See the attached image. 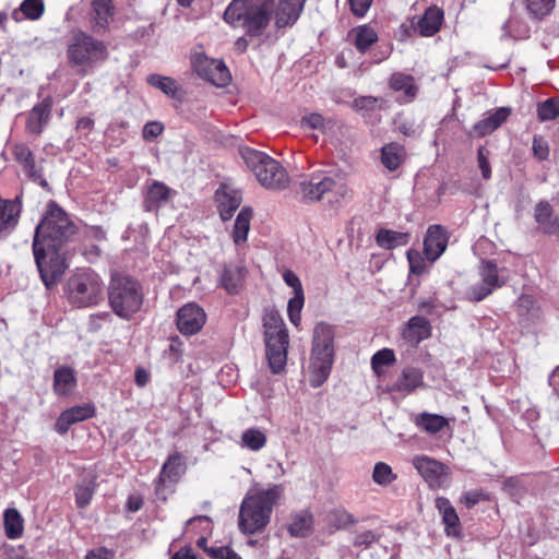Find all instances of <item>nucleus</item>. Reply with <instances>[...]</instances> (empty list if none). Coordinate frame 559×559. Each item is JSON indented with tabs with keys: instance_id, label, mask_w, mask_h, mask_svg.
<instances>
[{
	"instance_id": "nucleus-1",
	"label": "nucleus",
	"mask_w": 559,
	"mask_h": 559,
	"mask_svg": "<svg viewBox=\"0 0 559 559\" xmlns=\"http://www.w3.org/2000/svg\"><path fill=\"white\" fill-rule=\"evenodd\" d=\"M296 193L304 202L326 201L330 205L352 197L346 176L338 169H317L302 176L296 183Z\"/></svg>"
},
{
	"instance_id": "nucleus-2",
	"label": "nucleus",
	"mask_w": 559,
	"mask_h": 559,
	"mask_svg": "<svg viewBox=\"0 0 559 559\" xmlns=\"http://www.w3.org/2000/svg\"><path fill=\"white\" fill-rule=\"evenodd\" d=\"M275 0H233L224 12V21L241 26L249 37L263 35L273 16Z\"/></svg>"
},
{
	"instance_id": "nucleus-3",
	"label": "nucleus",
	"mask_w": 559,
	"mask_h": 559,
	"mask_svg": "<svg viewBox=\"0 0 559 559\" xmlns=\"http://www.w3.org/2000/svg\"><path fill=\"white\" fill-rule=\"evenodd\" d=\"M282 485H273L254 495L246 496L241 502L238 527L243 534H255L269 524L273 507L283 495Z\"/></svg>"
},
{
	"instance_id": "nucleus-4",
	"label": "nucleus",
	"mask_w": 559,
	"mask_h": 559,
	"mask_svg": "<svg viewBox=\"0 0 559 559\" xmlns=\"http://www.w3.org/2000/svg\"><path fill=\"white\" fill-rule=\"evenodd\" d=\"M78 233V226L53 201L47 205L45 215L37 225L33 243L47 249L62 250Z\"/></svg>"
},
{
	"instance_id": "nucleus-5",
	"label": "nucleus",
	"mask_w": 559,
	"mask_h": 559,
	"mask_svg": "<svg viewBox=\"0 0 559 559\" xmlns=\"http://www.w3.org/2000/svg\"><path fill=\"white\" fill-rule=\"evenodd\" d=\"M334 329L325 322H319L313 330L309 364V383L321 386L329 378L334 362Z\"/></svg>"
},
{
	"instance_id": "nucleus-6",
	"label": "nucleus",
	"mask_w": 559,
	"mask_h": 559,
	"mask_svg": "<svg viewBox=\"0 0 559 559\" xmlns=\"http://www.w3.org/2000/svg\"><path fill=\"white\" fill-rule=\"evenodd\" d=\"M109 57L108 46L82 29L72 33L67 47V58L71 67L86 74Z\"/></svg>"
},
{
	"instance_id": "nucleus-7",
	"label": "nucleus",
	"mask_w": 559,
	"mask_h": 559,
	"mask_svg": "<svg viewBox=\"0 0 559 559\" xmlns=\"http://www.w3.org/2000/svg\"><path fill=\"white\" fill-rule=\"evenodd\" d=\"M144 299L140 282L129 275L114 273L108 286V302L114 313L130 320L142 308Z\"/></svg>"
},
{
	"instance_id": "nucleus-8",
	"label": "nucleus",
	"mask_w": 559,
	"mask_h": 559,
	"mask_svg": "<svg viewBox=\"0 0 559 559\" xmlns=\"http://www.w3.org/2000/svg\"><path fill=\"white\" fill-rule=\"evenodd\" d=\"M266 358L274 374L284 370L287 361L289 343L288 331L282 316L276 310H269L263 317Z\"/></svg>"
},
{
	"instance_id": "nucleus-9",
	"label": "nucleus",
	"mask_w": 559,
	"mask_h": 559,
	"mask_svg": "<svg viewBox=\"0 0 559 559\" xmlns=\"http://www.w3.org/2000/svg\"><path fill=\"white\" fill-rule=\"evenodd\" d=\"M240 155L263 187L283 190L289 185L286 169L270 155L251 147L240 148Z\"/></svg>"
},
{
	"instance_id": "nucleus-10",
	"label": "nucleus",
	"mask_w": 559,
	"mask_h": 559,
	"mask_svg": "<svg viewBox=\"0 0 559 559\" xmlns=\"http://www.w3.org/2000/svg\"><path fill=\"white\" fill-rule=\"evenodd\" d=\"M64 292L74 307H92L102 299L103 282L91 269L79 270L69 277Z\"/></svg>"
},
{
	"instance_id": "nucleus-11",
	"label": "nucleus",
	"mask_w": 559,
	"mask_h": 559,
	"mask_svg": "<svg viewBox=\"0 0 559 559\" xmlns=\"http://www.w3.org/2000/svg\"><path fill=\"white\" fill-rule=\"evenodd\" d=\"M35 262L40 278L46 288H52L62 277L68 267L66 264V251L47 249L45 246L33 243Z\"/></svg>"
},
{
	"instance_id": "nucleus-12",
	"label": "nucleus",
	"mask_w": 559,
	"mask_h": 559,
	"mask_svg": "<svg viewBox=\"0 0 559 559\" xmlns=\"http://www.w3.org/2000/svg\"><path fill=\"white\" fill-rule=\"evenodd\" d=\"M478 274L479 282L471 285L465 292V298L473 302L484 300L504 285V281L499 276L498 265L492 260H483L478 267Z\"/></svg>"
},
{
	"instance_id": "nucleus-13",
	"label": "nucleus",
	"mask_w": 559,
	"mask_h": 559,
	"mask_svg": "<svg viewBox=\"0 0 559 559\" xmlns=\"http://www.w3.org/2000/svg\"><path fill=\"white\" fill-rule=\"evenodd\" d=\"M412 464L431 489L444 487L449 481L450 468L428 455H416Z\"/></svg>"
},
{
	"instance_id": "nucleus-14",
	"label": "nucleus",
	"mask_w": 559,
	"mask_h": 559,
	"mask_svg": "<svg viewBox=\"0 0 559 559\" xmlns=\"http://www.w3.org/2000/svg\"><path fill=\"white\" fill-rule=\"evenodd\" d=\"M206 322V313L195 302L183 305L177 311V328L182 335H194L199 333Z\"/></svg>"
},
{
	"instance_id": "nucleus-15",
	"label": "nucleus",
	"mask_w": 559,
	"mask_h": 559,
	"mask_svg": "<svg viewBox=\"0 0 559 559\" xmlns=\"http://www.w3.org/2000/svg\"><path fill=\"white\" fill-rule=\"evenodd\" d=\"M115 14L116 8L112 0H92L88 19L91 31L97 35L109 32Z\"/></svg>"
},
{
	"instance_id": "nucleus-16",
	"label": "nucleus",
	"mask_w": 559,
	"mask_h": 559,
	"mask_svg": "<svg viewBox=\"0 0 559 559\" xmlns=\"http://www.w3.org/2000/svg\"><path fill=\"white\" fill-rule=\"evenodd\" d=\"M198 74L216 86H225L231 76L226 64L222 60L198 57L194 60Z\"/></svg>"
},
{
	"instance_id": "nucleus-17",
	"label": "nucleus",
	"mask_w": 559,
	"mask_h": 559,
	"mask_svg": "<svg viewBox=\"0 0 559 559\" xmlns=\"http://www.w3.org/2000/svg\"><path fill=\"white\" fill-rule=\"evenodd\" d=\"M176 190L162 181L153 180L143 192V209L145 212H157L176 197Z\"/></svg>"
},
{
	"instance_id": "nucleus-18",
	"label": "nucleus",
	"mask_w": 559,
	"mask_h": 559,
	"mask_svg": "<svg viewBox=\"0 0 559 559\" xmlns=\"http://www.w3.org/2000/svg\"><path fill=\"white\" fill-rule=\"evenodd\" d=\"M306 0H278L274 7V24L276 28L293 26L304 11Z\"/></svg>"
},
{
	"instance_id": "nucleus-19",
	"label": "nucleus",
	"mask_w": 559,
	"mask_h": 559,
	"mask_svg": "<svg viewBox=\"0 0 559 559\" xmlns=\"http://www.w3.org/2000/svg\"><path fill=\"white\" fill-rule=\"evenodd\" d=\"M449 241L447 229L441 225L428 227L424 239V253L427 259L435 262L445 251Z\"/></svg>"
},
{
	"instance_id": "nucleus-20",
	"label": "nucleus",
	"mask_w": 559,
	"mask_h": 559,
	"mask_svg": "<svg viewBox=\"0 0 559 559\" xmlns=\"http://www.w3.org/2000/svg\"><path fill=\"white\" fill-rule=\"evenodd\" d=\"M247 273L242 263H226L219 273V285L229 295H237L245 286Z\"/></svg>"
},
{
	"instance_id": "nucleus-21",
	"label": "nucleus",
	"mask_w": 559,
	"mask_h": 559,
	"mask_svg": "<svg viewBox=\"0 0 559 559\" xmlns=\"http://www.w3.org/2000/svg\"><path fill=\"white\" fill-rule=\"evenodd\" d=\"M426 386L424 381V371L420 368L407 366L402 369L400 376L393 383L391 391L403 395L413 394L417 389Z\"/></svg>"
},
{
	"instance_id": "nucleus-22",
	"label": "nucleus",
	"mask_w": 559,
	"mask_h": 559,
	"mask_svg": "<svg viewBox=\"0 0 559 559\" xmlns=\"http://www.w3.org/2000/svg\"><path fill=\"white\" fill-rule=\"evenodd\" d=\"M390 90L400 93L399 102L402 104L412 103L419 92V86L413 75L404 72H394L388 81Z\"/></svg>"
},
{
	"instance_id": "nucleus-23",
	"label": "nucleus",
	"mask_w": 559,
	"mask_h": 559,
	"mask_svg": "<svg viewBox=\"0 0 559 559\" xmlns=\"http://www.w3.org/2000/svg\"><path fill=\"white\" fill-rule=\"evenodd\" d=\"M435 506L441 515L445 535L449 537H460L462 534L460 518L450 500L445 497H438Z\"/></svg>"
},
{
	"instance_id": "nucleus-24",
	"label": "nucleus",
	"mask_w": 559,
	"mask_h": 559,
	"mask_svg": "<svg viewBox=\"0 0 559 559\" xmlns=\"http://www.w3.org/2000/svg\"><path fill=\"white\" fill-rule=\"evenodd\" d=\"M218 212L223 221L233 217L235 211L240 206L242 198L238 190L221 186L215 193Z\"/></svg>"
},
{
	"instance_id": "nucleus-25",
	"label": "nucleus",
	"mask_w": 559,
	"mask_h": 559,
	"mask_svg": "<svg viewBox=\"0 0 559 559\" xmlns=\"http://www.w3.org/2000/svg\"><path fill=\"white\" fill-rule=\"evenodd\" d=\"M51 108L52 99L50 97H46L35 105L27 117L26 130L34 134L41 133L50 119Z\"/></svg>"
},
{
	"instance_id": "nucleus-26",
	"label": "nucleus",
	"mask_w": 559,
	"mask_h": 559,
	"mask_svg": "<svg viewBox=\"0 0 559 559\" xmlns=\"http://www.w3.org/2000/svg\"><path fill=\"white\" fill-rule=\"evenodd\" d=\"M402 336L411 344H418L430 336V324L423 316L412 317L402 332Z\"/></svg>"
},
{
	"instance_id": "nucleus-27",
	"label": "nucleus",
	"mask_w": 559,
	"mask_h": 559,
	"mask_svg": "<svg viewBox=\"0 0 559 559\" xmlns=\"http://www.w3.org/2000/svg\"><path fill=\"white\" fill-rule=\"evenodd\" d=\"M76 386L74 370L69 366H61L53 372V392L58 396L70 395Z\"/></svg>"
},
{
	"instance_id": "nucleus-28",
	"label": "nucleus",
	"mask_w": 559,
	"mask_h": 559,
	"mask_svg": "<svg viewBox=\"0 0 559 559\" xmlns=\"http://www.w3.org/2000/svg\"><path fill=\"white\" fill-rule=\"evenodd\" d=\"M443 21V11L438 7H429L419 19L416 29L423 36H432L439 29Z\"/></svg>"
},
{
	"instance_id": "nucleus-29",
	"label": "nucleus",
	"mask_w": 559,
	"mask_h": 559,
	"mask_svg": "<svg viewBox=\"0 0 559 559\" xmlns=\"http://www.w3.org/2000/svg\"><path fill=\"white\" fill-rule=\"evenodd\" d=\"M510 109L500 107L486 118L474 124V132L478 136H485L497 130L509 117Z\"/></svg>"
},
{
	"instance_id": "nucleus-30",
	"label": "nucleus",
	"mask_w": 559,
	"mask_h": 559,
	"mask_svg": "<svg viewBox=\"0 0 559 559\" xmlns=\"http://www.w3.org/2000/svg\"><path fill=\"white\" fill-rule=\"evenodd\" d=\"M183 471L185 466L182 456L179 453L169 455L167 461L162 466L156 491L158 492L159 486L166 481H177Z\"/></svg>"
},
{
	"instance_id": "nucleus-31",
	"label": "nucleus",
	"mask_w": 559,
	"mask_h": 559,
	"mask_svg": "<svg viewBox=\"0 0 559 559\" xmlns=\"http://www.w3.org/2000/svg\"><path fill=\"white\" fill-rule=\"evenodd\" d=\"M13 155L15 159L23 166L25 174L33 180L41 177L37 169L35 158L31 148L24 143H17L13 146Z\"/></svg>"
},
{
	"instance_id": "nucleus-32",
	"label": "nucleus",
	"mask_w": 559,
	"mask_h": 559,
	"mask_svg": "<svg viewBox=\"0 0 559 559\" xmlns=\"http://www.w3.org/2000/svg\"><path fill=\"white\" fill-rule=\"evenodd\" d=\"M45 12V4L43 0H23L17 9H15L11 17L15 22L23 20L37 21Z\"/></svg>"
},
{
	"instance_id": "nucleus-33",
	"label": "nucleus",
	"mask_w": 559,
	"mask_h": 559,
	"mask_svg": "<svg viewBox=\"0 0 559 559\" xmlns=\"http://www.w3.org/2000/svg\"><path fill=\"white\" fill-rule=\"evenodd\" d=\"M406 152L403 145L391 142L381 148V163L390 171L396 170L405 160Z\"/></svg>"
},
{
	"instance_id": "nucleus-34",
	"label": "nucleus",
	"mask_w": 559,
	"mask_h": 559,
	"mask_svg": "<svg viewBox=\"0 0 559 559\" xmlns=\"http://www.w3.org/2000/svg\"><path fill=\"white\" fill-rule=\"evenodd\" d=\"M415 425L429 435H436L449 426V420L442 415L423 412L414 419Z\"/></svg>"
},
{
	"instance_id": "nucleus-35",
	"label": "nucleus",
	"mask_w": 559,
	"mask_h": 559,
	"mask_svg": "<svg viewBox=\"0 0 559 559\" xmlns=\"http://www.w3.org/2000/svg\"><path fill=\"white\" fill-rule=\"evenodd\" d=\"M409 238L411 235L408 233L380 228L376 236V242L380 248L392 250L407 245Z\"/></svg>"
},
{
	"instance_id": "nucleus-36",
	"label": "nucleus",
	"mask_w": 559,
	"mask_h": 559,
	"mask_svg": "<svg viewBox=\"0 0 559 559\" xmlns=\"http://www.w3.org/2000/svg\"><path fill=\"white\" fill-rule=\"evenodd\" d=\"M354 36V45L360 52H366L377 40V32L369 25H360L349 33Z\"/></svg>"
},
{
	"instance_id": "nucleus-37",
	"label": "nucleus",
	"mask_w": 559,
	"mask_h": 559,
	"mask_svg": "<svg viewBox=\"0 0 559 559\" xmlns=\"http://www.w3.org/2000/svg\"><path fill=\"white\" fill-rule=\"evenodd\" d=\"M251 218L252 210L250 207H243L237 215L234 230L231 234L233 240L236 245L246 242L250 229Z\"/></svg>"
},
{
	"instance_id": "nucleus-38",
	"label": "nucleus",
	"mask_w": 559,
	"mask_h": 559,
	"mask_svg": "<svg viewBox=\"0 0 559 559\" xmlns=\"http://www.w3.org/2000/svg\"><path fill=\"white\" fill-rule=\"evenodd\" d=\"M311 528L312 515L307 511H302L293 515L292 521L287 527L288 533L293 537H305L311 532Z\"/></svg>"
},
{
	"instance_id": "nucleus-39",
	"label": "nucleus",
	"mask_w": 559,
	"mask_h": 559,
	"mask_svg": "<svg viewBox=\"0 0 559 559\" xmlns=\"http://www.w3.org/2000/svg\"><path fill=\"white\" fill-rule=\"evenodd\" d=\"M267 437L260 428H248L241 433V447L250 451L257 452L266 444Z\"/></svg>"
},
{
	"instance_id": "nucleus-40",
	"label": "nucleus",
	"mask_w": 559,
	"mask_h": 559,
	"mask_svg": "<svg viewBox=\"0 0 559 559\" xmlns=\"http://www.w3.org/2000/svg\"><path fill=\"white\" fill-rule=\"evenodd\" d=\"M4 530L10 539H16L23 534V519L16 509L4 511Z\"/></svg>"
},
{
	"instance_id": "nucleus-41",
	"label": "nucleus",
	"mask_w": 559,
	"mask_h": 559,
	"mask_svg": "<svg viewBox=\"0 0 559 559\" xmlns=\"http://www.w3.org/2000/svg\"><path fill=\"white\" fill-rule=\"evenodd\" d=\"M147 83L151 86L162 91L168 97L178 98L180 86L178 85L176 80L159 74H150L147 76Z\"/></svg>"
},
{
	"instance_id": "nucleus-42",
	"label": "nucleus",
	"mask_w": 559,
	"mask_h": 559,
	"mask_svg": "<svg viewBox=\"0 0 559 559\" xmlns=\"http://www.w3.org/2000/svg\"><path fill=\"white\" fill-rule=\"evenodd\" d=\"M396 361L395 354L390 348H382L371 357V368L377 376L383 373V367L392 366Z\"/></svg>"
},
{
	"instance_id": "nucleus-43",
	"label": "nucleus",
	"mask_w": 559,
	"mask_h": 559,
	"mask_svg": "<svg viewBox=\"0 0 559 559\" xmlns=\"http://www.w3.org/2000/svg\"><path fill=\"white\" fill-rule=\"evenodd\" d=\"M396 478L397 475L393 473L392 467L389 464L384 462L376 463L372 472V480L377 485L386 487L396 480Z\"/></svg>"
},
{
	"instance_id": "nucleus-44",
	"label": "nucleus",
	"mask_w": 559,
	"mask_h": 559,
	"mask_svg": "<svg viewBox=\"0 0 559 559\" xmlns=\"http://www.w3.org/2000/svg\"><path fill=\"white\" fill-rule=\"evenodd\" d=\"M95 484L93 480H83L75 487V503L78 508H86L93 498Z\"/></svg>"
},
{
	"instance_id": "nucleus-45",
	"label": "nucleus",
	"mask_w": 559,
	"mask_h": 559,
	"mask_svg": "<svg viewBox=\"0 0 559 559\" xmlns=\"http://www.w3.org/2000/svg\"><path fill=\"white\" fill-rule=\"evenodd\" d=\"M559 116V98H548L537 105L540 121L554 120Z\"/></svg>"
},
{
	"instance_id": "nucleus-46",
	"label": "nucleus",
	"mask_w": 559,
	"mask_h": 559,
	"mask_svg": "<svg viewBox=\"0 0 559 559\" xmlns=\"http://www.w3.org/2000/svg\"><path fill=\"white\" fill-rule=\"evenodd\" d=\"M305 304V296L304 293L300 294H294V297H292L288 300L287 304V314L289 318V321L295 326H299L301 322V310L304 308Z\"/></svg>"
},
{
	"instance_id": "nucleus-47",
	"label": "nucleus",
	"mask_w": 559,
	"mask_h": 559,
	"mask_svg": "<svg viewBox=\"0 0 559 559\" xmlns=\"http://www.w3.org/2000/svg\"><path fill=\"white\" fill-rule=\"evenodd\" d=\"M556 0H525L527 11L535 19H543L548 15L554 7Z\"/></svg>"
},
{
	"instance_id": "nucleus-48",
	"label": "nucleus",
	"mask_w": 559,
	"mask_h": 559,
	"mask_svg": "<svg viewBox=\"0 0 559 559\" xmlns=\"http://www.w3.org/2000/svg\"><path fill=\"white\" fill-rule=\"evenodd\" d=\"M502 489L511 499L519 502L525 495L526 489L518 477H510L503 481Z\"/></svg>"
},
{
	"instance_id": "nucleus-49",
	"label": "nucleus",
	"mask_w": 559,
	"mask_h": 559,
	"mask_svg": "<svg viewBox=\"0 0 559 559\" xmlns=\"http://www.w3.org/2000/svg\"><path fill=\"white\" fill-rule=\"evenodd\" d=\"M73 424L92 418L95 415V407L92 404L76 405L66 409Z\"/></svg>"
},
{
	"instance_id": "nucleus-50",
	"label": "nucleus",
	"mask_w": 559,
	"mask_h": 559,
	"mask_svg": "<svg viewBox=\"0 0 559 559\" xmlns=\"http://www.w3.org/2000/svg\"><path fill=\"white\" fill-rule=\"evenodd\" d=\"M380 535L371 530L357 531L353 538V545L364 549L369 548L372 544L378 542Z\"/></svg>"
},
{
	"instance_id": "nucleus-51",
	"label": "nucleus",
	"mask_w": 559,
	"mask_h": 559,
	"mask_svg": "<svg viewBox=\"0 0 559 559\" xmlns=\"http://www.w3.org/2000/svg\"><path fill=\"white\" fill-rule=\"evenodd\" d=\"M552 215V207L547 201H540L535 206V219L539 225H546Z\"/></svg>"
},
{
	"instance_id": "nucleus-52",
	"label": "nucleus",
	"mask_w": 559,
	"mask_h": 559,
	"mask_svg": "<svg viewBox=\"0 0 559 559\" xmlns=\"http://www.w3.org/2000/svg\"><path fill=\"white\" fill-rule=\"evenodd\" d=\"M380 100L373 96H360L354 99L353 107L357 111H372L378 107Z\"/></svg>"
},
{
	"instance_id": "nucleus-53",
	"label": "nucleus",
	"mask_w": 559,
	"mask_h": 559,
	"mask_svg": "<svg viewBox=\"0 0 559 559\" xmlns=\"http://www.w3.org/2000/svg\"><path fill=\"white\" fill-rule=\"evenodd\" d=\"M533 154L538 160H546L549 156L548 142L542 136L533 139Z\"/></svg>"
},
{
	"instance_id": "nucleus-54",
	"label": "nucleus",
	"mask_w": 559,
	"mask_h": 559,
	"mask_svg": "<svg viewBox=\"0 0 559 559\" xmlns=\"http://www.w3.org/2000/svg\"><path fill=\"white\" fill-rule=\"evenodd\" d=\"M300 123L302 128H308L311 130H321L324 128L325 120L322 115L313 112L302 117Z\"/></svg>"
},
{
	"instance_id": "nucleus-55",
	"label": "nucleus",
	"mask_w": 559,
	"mask_h": 559,
	"mask_svg": "<svg viewBox=\"0 0 559 559\" xmlns=\"http://www.w3.org/2000/svg\"><path fill=\"white\" fill-rule=\"evenodd\" d=\"M352 13L356 17H364L369 11L373 0H347Z\"/></svg>"
},
{
	"instance_id": "nucleus-56",
	"label": "nucleus",
	"mask_w": 559,
	"mask_h": 559,
	"mask_svg": "<svg viewBox=\"0 0 559 559\" xmlns=\"http://www.w3.org/2000/svg\"><path fill=\"white\" fill-rule=\"evenodd\" d=\"M206 551L212 559H241V557L229 547L211 548Z\"/></svg>"
},
{
	"instance_id": "nucleus-57",
	"label": "nucleus",
	"mask_w": 559,
	"mask_h": 559,
	"mask_svg": "<svg viewBox=\"0 0 559 559\" xmlns=\"http://www.w3.org/2000/svg\"><path fill=\"white\" fill-rule=\"evenodd\" d=\"M163 130H164V126L160 122L150 121L144 124L143 132H142L143 139L144 140H154L159 134H162Z\"/></svg>"
},
{
	"instance_id": "nucleus-58",
	"label": "nucleus",
	"mask_w": 559,
	"mask_h": 559,
	"mask_svg": "<svg viewBox=\"0 0 559 559\" xmlns=\"http://www.w3.org/2000/svg\"><path fill=\"white\" fill-rule=\"evenodd\" d=\"M85 559H116V551L107 547H97L88 550Z\"/></svg>"
},
{
	"instance_id": "nucleus-59",
	"label": "nucleus",
	"mask_w": 559,
	"mask_h": 559,
	"mask_svg": "<svg viewBox=\"0 0 559 559\" xmlns=\"http://www.w3.org/2000/svg\"><path fill=\"white\" fill-rule=\"evenodd\" d=\"M477 159L483 178L488 180L491 177V168L484 147L478 148Z\"/></svg>"
},
{
	"instance_id": "nucleus-60",
	"label": "nucleus",
	"mask_w": 559,
	"mask_h": 559,
	"mask_svg": "<svg viewBox=\"0 0 559 559\" xmlns=\"http://www.w3.org/2000/svg\"><path fill=\"white\" fill-rule=\"evenodd\" d=\"M283 280L289 287L293 288L294 294L304 293V288L299 277L290 270H286L283 274Z\"/></svg>"
},
{
	"instance_id": "nucleus-61",
	"label": "nucleus",
	"mask_w": 559,
	"mask_h": 559,
	"mask_svg": "<svg viewBox=\"0 0 559 559\" xmlns=\"http://www.w3.org/2000/svg\"><path fill=\"white\" fill-rule=\"evenodd\" d=\"M71 425H73V421L70 418V416L68 415V413L64 411L60 414V416L58 417V419L56 421V430L60 435H63L69 430Z\"/></svg>"
},
{
	"instance_id": "nucleus-62",
	"label": "nucleus",
	"mask_w": 559,
	"mask_h": 559,
	"mask_svg": "<svg viewBox=\"0 0 559 559\" xmlns=\"http://www.w3.org/2000/svg\"><path fill=\"white\" fill-rule=\"evenodd\" d=\"M110 320H111V314L107 311L94 313L91 316V325L94 329H99L102 321H110Z\"/></svg>"
},
{
	"instance_id": "nucleus-63",
	"label": "nucleus",
	"mask_w": 559,
	"mask_h": 559,
	"mask_svg": "<svg viewBox=\"0 0 559 559\" xmlns=\"http://www.w3.org/2000/svg\"><path fill=\"white\" fill-rule=\"evenodd\" d=\"M480 496L481 495L477 491H468L463 495L462 501L467 508H472L479 502Z\"/></svg>"
},
{
	"instance_id": "nucleus-64",
	"label": "nucleus",
	"mask_w": 559,
	"mask_h": 559,
	"mask_svg": "<svg viewBox=\"0 0 559 559\" xmlns=\"http://www.w3.org/2000/svg\"><path fill=\"white\" fill-rule=\"evenodd\" d=\"M143 506V501L138 496H130L127 501V508L129 511L136 512Z\"/></svg>"
}]
</instances>
